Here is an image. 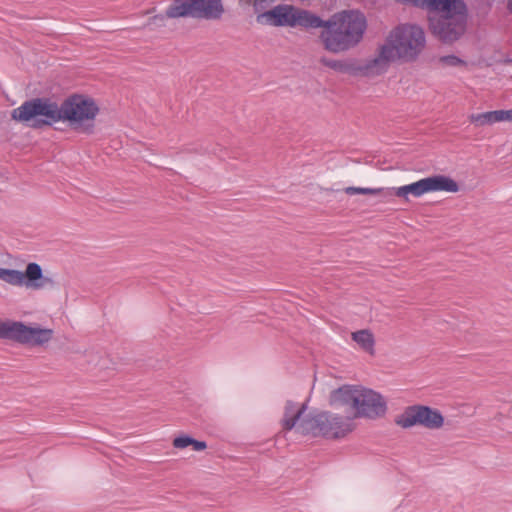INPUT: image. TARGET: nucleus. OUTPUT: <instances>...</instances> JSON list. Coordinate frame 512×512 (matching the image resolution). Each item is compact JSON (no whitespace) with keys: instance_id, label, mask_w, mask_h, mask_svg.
Instances as JSON below:
<instances>
[{"instance_id":"1","label":"nucleus","mask_w":512,"mask_h":512,"mask_svg":"<svg viewBox=\"0 0 512 512\" xmlns=\"http://www.w3.org/2000/svg\"><path fill=\"white\" fill-rule=\"evenodd\" d=\"M322 28L319 39L324 49L333 54L348 52L356 48L363 40L367 29L365 15L358 10H342L323 20L317 15Z\"/></svg>"},{"instance_id":"2","label":"nucleus","mask_w":512,"mask_h":512,"mask_svg":"<svg viewBox=\"0 0 512 512\" xmlns=\"http://www.w3.org/2000/svg\"><path fill=\"white\" fill-rule=\"evenodd\" d=\"M428 11L442 13L428 18L431 33L442 43L452 44L465 33L468 8L464 0H440L427 7Z\"/></svg>"},{"instance_id":"3","label":"nucleus","mask_w":512,"mask_h":512,"mask_svg":"<svg viewBox=\"0 0 512 512\" xmlns=\"http://www.w3.org/2000/svg\"><path fill=\"white\" fill-rule=\"evenodd\" d=\"M11 117L30 128L42 129L61 121V105L47 97H36L15 108Z\"/></svg>"},{"instance_id":"4","label":"nucleus","mask_w":512,"mask_h":512,"mask_svg":"<svg viewBox=\"0 0 512 512\" xmlns=\"http://www.w3.org/2000/svg\"><path fill=\"white\" fill-rule=\"evenodd\" d=\"M350 416H341L329 411L304 417L296 427L301 434L322 436L326 439H340L354 430Z\"/></svg>"},{"instance_id":"5","label":"nucleus","mask_w":512,"mask_h":512,"mask_svg":"<svg viewBox=\"0 0 512 512\" xmlns=\"http://www.w3.org/2000/svg\"><path fill=\"white\" fill-rule=\"evenodd\" d=\"M98 112L96 102L80 94L71 95L61 103V121H67L73 130L88 135L94 132Z\"/></svg>"},{"instance_id":"6","label":"nucleus","mask_w":512,"mask_h":512,"mask_svg":"<svg viewBox=\"0 0 512 512\" xmlns=\"http://www.w3.org/2000/svg\"><path fill=\"white\" fill-rule=\"evenodd\" d=\"M385 44H389L395 58L411 62L416 60L425 48V33L418 25H400L392 30Z\"/></svg>"},{"instance_id":"7","label":"nucleus","mask_w":512,"mask_h":512,"mask_svg":"<svg viewBox=\"0 0 512 512\" xmlns=\"http://www.w3.org/2000/svg\"><path fill=\"white\" fill-rule=\"evenodd\" d=\"M224 12L221 0H173L165 15L170 19H219Z\"/></svg>"},{"instance_id":"8","label":"nucleus","mask_w":512,"mask_h":512,"mask_svg":"<svg viewBox=\"0 0 512 512\" xmlns=\"http://www.w3.org/2000/svg\"><path fill=\"white\" fill-rule=\"evenodd\" d=\"M49 328L30 327L21 321L0 320V339L26 346H42L53 338Z\"/></svg>"},{"instance_id":"9","label":"nucleus","mask_w":512,"mask_h":512,"mask_svg":"<svg viewBox=\"0 0 512 512\" xmlns=\"http://www.w3.org/2000/svg\"><path fill=\"white\" fill-rule=\"evenodd\" d=\"M257 21H266L273 26H300L305 29H312L313 26L320 24L316 14L308 10L295 9L290 5H277L269 11L259 14Z\"/></svg>"},{"instance_id":"10","label":"nucleus","mask_w":512,"mask_h":512,"mask_svg":"<svg viewBox=\"0 0 512 512\" xmlns=\"http://www.w3.org/2000/svg\"><path fill=\"white\" fill-rule=\"evenodd\" d=\"M0 280L13 285L25 286L34 290L43 289L45 287H53L55 282L52 278L43 275L41 266L35 262H31L26 266L24 272L0 268Z\"/></svg>"},{"instance_id":"11","label":"nucleus","mask_w":512,"mask_h":512,"mask_svg":"<svg viewBox=\"0 0 512 512\" xmlns=\"http://www.w3.org/2000/svg\"><path fill=\"white\" fill-rule=\"evenodd\" d=\"M358 396L354 413L350 416L352 420L355 418L376 419L386 413V402L378 392L361 386Z\"/></svg>"},{"instance_id":"12","label":"nucleus","mask_w":512,"mask_h":512,"mask_svg":"<svg viewBox=\"0 0 512 512\" xmlns=\"http://www.w3.org/2000/svg\"><path fill=\"white\" fill-rule=\"evenodd\" d=\"M393 60L395 57L389 44H383L374 58L367 60L364 64H358V75L365 77L382 75L388 70Z\"/></svg>"},{"instance_id":"13","label":"nucleus","mask_w":512,"mask_h":512,"mask_svg":"<svg viewBox=\"0 0 512 512\" xmlns=\"http://www.w3.org/2000/svg\"><path fill=\"white\" fill-rule=\"evenodd\" d=\"M361 386L343 385L330 393L329 404L334 408H344L347 413H354V407L359 399Z\"/></svg>"},{"instance_id":"14","label":"nucleus","mask_w":512,"mask_h":512,"mask_svg":"<svg viewBox=\"0 0 512 512\" xmlns=\"http://www.w3.org/2000/svg\"><path fill=\"white\" fill-rule=\"evenodd\" d=\"M307 409V404L304 403L299 409L296 410V404L288 400L285 404L284 416L282 419V427L286 431H290L296 427L297 422H301L302 415Z\"/></svg>"},{"instance_id":"15","label":"nucleus","mask_w":512,"mask_h":512,"mask_svg":"<svg viewBox=\"0 0 512 512\" xmlns=\"http://www.w3.org/2000/svg\"><path fill=\"white\" fill-rule=\"evenodd\" d=\"M427 193L434 191H446L456 193L459 191V185L452 178L444 175H435L425 178Z\"/></svg>"},{"instance_id":"16","label":"nucleus","mask_w":512,"mask_h":512,"mask_svg":"<svg viewBox=\"0 0 512 512\" xmlns=\"http://www.w3.org/2000/svg\"><path fill=\"white\" fill-rule=\"evenodd\" d=\"M419 425L428 429H439L443 426L442 414L428 406L419 405Z\"/></svg>"},{"instance_id":"17","label":"nucleus","mask_w":512,"mask_h":512,"mask_svg":"<svg viewBox=\"0 0 512 512\" xmlns=\"http://www.w3.org/2000/svg\"><path fill=\"white\" fill-rule=\"evenodd\" d=\"M321 64L339 73H346L352 76L358 75V63L354 59L334 60L326 57L320 59Z\"/></svg>"},{"instance_id":"18","label":"nucleus","mask_w":512,"mask_h":512,"mask_svg":"<svg viewBox=\"0 0 512 512\" xmlns=\"http://www.w3.org/2000/svg\"><path fill=\"white\" fill-rule=\"evenodd\" d=\"M419 405H412L405 408V410L396 417L395 423L404 428H410L419 425Z\"/></svg>"},{"instance_id":"19","label":"nucleus","mask_w":512,"mask_h":512,"mask_svg":"<svg viewBox=\"0 0 512 512\" xmlns=\"http://www.w3.org/2000/svg\"><path fill=\"white\" fill-rule=\"evenodd\" d=\"M427 193V186L425 178L420 179L414 183L404 185L398 188H394V194L397 197L406 198L409 194L413 195L414 197H420Z\"/></svg>"},{"instance_id":"20","label":"nucleus","mask_w":512,"mask_h":512,"mask_svg":"<svg viewBox=\"0 0 512 512\" xmlns=\"http://www.w3.org/2000/svg\"><path fill=\"white\" fill-rule=\"evenodd\" d=\"M352 339L366 352L373 354L374 352V336L366 329L352 333Z\"/></svg>"},{"instance_id":"21","label":"nucleus","mask_w":512,"mask_h":512,"mask_svg":"<svg viewBox=\"0 0 512 512\" xmlns=\"http://www.w3.org/2000/svg\"><path fill=\"white\" fill-rule=\"evenodd\" d=\"M347 195L365 194V195H379L383 193V188H362L349 186L344 189Z\"/></svg>"},{"instance_id":"22","label":"nucleus","mask_w":512,"mask_h":512,"mask_svg":"<svg viewBox=\"0 0 512 512\" xmlns=\"http://www.w3.org/2000/svg\"><path fill=\"white\" fill-rule=\"evenodd\" d=\"M469 120L471 123H475L476 125L480 126L493 124L491 111L479 114H471L469 116Z\"/></svg>"},{"instance_id":"23","label":"nucleus","mask_w":512,"mask_h":512,"mask_svg":"<svg viewBox=\"0 0 512 512\" xmlns=\"http://www.w3.org/2000/svg\"><path fill=\"white\" fill-rule=\"evenodd\" d=\"M438 61L443 66H450V67L466 66V62L463 59H461L458 56L453 55V54L441 56Z\"/></svg>"},{"instance_id":"24","label":"nucleus","mask_w":512,"mask_h":512,"mask_svg":"<svg viewBox=\"0 0 512 512\" xmlns=\"http://www.w3.org/2000/svg\"><path fill=\"white\" fill-rule=\"evenodd\" d=\"M193 437L189 435H180L173 440V446L177 449H184L191 446Z\"/></svg>"},{"instance_id":"25","label":"nucleus","mask_w":512,"mask_h":512,"mask_svg":"<svg viewBox=\"0 0 512 512\" xmlns=\"http://www.w3.org/2000/svg\"><path fill=\"white\" fill-rule=\"evenodd\" d=\"M493 124L497 122L506 121L505 110L491 111Z\"/></svg>"},{"instance_id":"26","label":"nucleus","mask_w":512,"mask_h":512,"mask_svg":"<svg viewBox=\"0 0 512 512\" xmlns=\"http://www.w3.org/2000/svg\"><path fill=\"white\" fill-rule=\"evenodd\" d=\"M191 446L195 451H203L207 448V443L205 441H199L193 438Z\"/></svg>"},{"instance_id":"27","label":"nucleus","mask_w":512,"mask_h":512,"mask_svg":"<svg viewBox=\"0 0 512 512\" xmlns=\"http://www.w3.org/2000/svg\"><path fill=\"white\" fill-rule=\"evenodd\" d=\"M506 121L512 122V109L505 110Z\"/></svg>"},{"instance_id":"28","label":"nucleus","mask_w":512,"mask_h":512,"mask_svg":"<svg viewBox=\"0 0 512 512\" xmlns=\"http://www.w3.org/2000/svg\"><path fill=\"white\" fill-rule=\"evenodd\" d=\"M266 2V0H255L254 1V8L256 10H258L259 6H261L262 4H264Z\"/></svg>"},{"instance_id":"29","label":"nucleus","mask_w":512,"mask_h":512,"mask_svg":"<svg viewBox=\"0 0 512 512\" xmlns=\"http://www.w3.org/2000/svg\"><path fill=\"white\" fill-rule=\"evenodd\" d=\"M507 9L510 13H512V0L507 1Z\"/></svg>"}]
</instances>
